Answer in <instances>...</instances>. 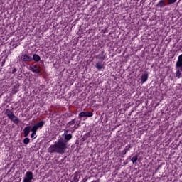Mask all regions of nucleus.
<instances>
[{
	"mask_svg": "<svg viewBox=\"0 0 182 182\" xmlns=\"http://www.w3.org/2000/svg\"><path fill=\"white\" fill-rule=\"evenodd\" d=\"M72 134L64 135V139L60 138L54 144L50 145L48 148V153H58V154H63L68 149V141L72 140Z\"/></svg>",
	"mask_w": 182,
	"mask_h": 182,
	"instance_id": "1",
	"label": "nucleus"
},
{
	"mask_svg": "<svg viewBox=\"0 0 182 182\" xmlns=\"http://www.w3.org/2000/svg\"><path fill=\"white\" fill-rule=\"evenodd\" d=\"M5 114L10 119V120H12L15 124H19V119H18L15 114H14V112L11 111V109H7L5 111Z\"/></svg>",
	"mask_w": 182,
	"mask_h": 182,
	"instance_id": "2",
	"label": "nucleus"
},
{
	"mask_svg": "<svg viewBox=\"0 0 182 182\" xmlns=\"http://www.w3.org/2000/svg\"><path fill=\"white\" fill-rule=\"evenodd\" d=\"M176 68H180V69L176 70V77H178V79H180V77H181L182 72V54L180 55L178 58V61L176 62Z\"/></svg>",
	"mask_w": 182,
	"mask_h": 182,
	"instance_id": "3",
	"label": "nucleus"
},
{
	"mask_svg": "<svg viewBox=\"0 0 182 182\" xmlns=\"http://www.w3.org/2000/svg\"><path fill=\"white\" fill-rule=\"evenodd\" d=\"M32 180H33V173L32 171H27L23 182H32Z\"/></svg>",
	"mask_w": 182,
	"mask_h": 182,
	"instance_id": "4",
	"label": "nucleus"
},
{
	"mask_svg": "<svg viewBox=\"0 0 182 182\" xmlns=\"http://www.w3.org/2000/svg\"><path fill=\"white\" fill-rule=\"evenodd\" d=\"M43 126H45V121H40L39 122L34 124L31 127V129L34 130L35 132H38V129H42V127H43Z\"/></svg>",
	"mask_w": 182,
	"mask_h": 182,
	"instance_id": "5",
	"label": "nucleus"
},
{
	"mask_svg": "<svg viewBox=\"0 0 182 182\" xmlns=\"http://www.w3.org/2000/svg\"><path fill=\"white\" fill-rule=\"evenodd\" d=\"M21 60L22 62H32V57H31L28 54H22L20 57Z\"/></svg>",
	"mask_w": 182,
	"mask_h": 182,
	"instance_id": "6",
	"label": "nucleus"
},
{
	"mask_svg": "<svg viewBox=\"0 0 182 182\" xmlns=\"http://www.w3.org/2000/svg\"><path fill=\"white\" fill-rule=\"evenodd\" d=\"M41 67L38 65H34L33 66H30V70L33 72L34 73H41Z\"/></svg>",
	"mask_w": 182,
	"mask_h": 182,
	"instance_id": "7",
	"label": "nucleus"
},
{
	"mask_svg": "<svg viewBox=\"0 0 182 182\" xmlns=\"http://www.w3.org/2000/svg\"><path fill=\"white\" fill-rule=\"evenodd\" d=\"M31 130H32L31 126L26 127L23 129L24 137H28V136H29V133H31Z\"/></svg>",
	"mask_w": 182,
	"mask_h": 182,
	"instance_id": "8",
	"label": "nucleus"
},
{
	"mask_svg": "<svg viewBox=\"0 0 182 182\" xmlns=\"http://www.w3.org/2000/svg\"><path fill=\"white\" fill-rule=\"evenodd\" d=\"M95 58L96 59H99L100 60H102V62H103V60L106 59V55L105 54V51H102L101 54L96 55Z\"/></svg>",
	"mask_w": 182,
	"mask_h": 182,
	"instance_id": "9",
	"label": "nucleus"
},
{
	"mask_svg": "<svg viewBox=\"0 0 182 182\" xmlns=\"http://www.w3.org/2000/svg\"><path fill=\"white\" fill-rule=\"evenodd\" d=\"M32 59V60H34V62H41V63L43 64V60H41V56H39L38 54H34Z\"/></svg>",
	"mask_w": 182,
	"mask_h": 182,
	"instance_id": "10",
	"label": "nucleus"
},
{
	"mask_svg": "<svg viewBox=\"0 0 182 182\" xmlns=\"http://www.w3.org/2000/svg\"><path fill=\"white\" fill-rule=\"evenodd\" d=\"M164 6H167V4L165 0H161L157 4V8H164Z\"/></svg>",
	"mask_w": 182,
	"mask_h": 182,
	"instance_id": "11",
	"label": "nucleus"
},
{
	"mask_svg": "<svg viewBox=\"0 0 182 182\" xmlns=\"http://www.w3.org/2000/svg\"><path fill=\"white\" fill-rule=\"evenodd\" d=\"M147 79H149V74H142L141 76V82L144 83L145 82H147Z\"/></svg>",
	"mask_w": 182,
	"mask_h": 182,
	"instance_id": "12",
	"label": "nucleus"
},
{
	"mask_svg": "<svg viewBox=\"0 0 182 182\" xmlns=\"http://www.w3.org/2000/svg\"><path fill=\"white\" fill-rule=\"evenodd\" d=\"M79 174H80V172L79 171L74 173L73 181L79 182Z\"/></svg>",
	"mask_w": 182,
	"mask_h": 182,
	"instance_id": "13",
	"label": "nucleus"
},
{
	"mask_svg": "<svg viewBox=\"0 0 182 182\" xmlns=\"http://www.w3.org/2000/svg\"><path fill=\"white\" fill-rule=\"evenodd\" d=\"M75 123H76V118L72 119L68 123H67L65 124V127L68 129V128L70 127V126H73V124H75Z\"/></svg>",
	"mask_w": 182,
	"mask_h": 182,
	"instance_id": "14",
	"label": "nucleus"
},
{
	"mask_svg": "<svg viewBox=\"0 0 182 182\" xmlns=\"http://www.w3.org/2000/svg\"><path fill=\"white\" fill-rule=\"evenodd\" d=\"M96 69L98 70H102V69H105V65L102 63H97L95 65Z\"/></svg>",
	"mask_w": 182,
	"mask_h": 182,
	"instance_id": "15",
	"label": "nucleus"
},
{
	"mask_svg": "<svg viewBox=\"0 0 182 182\" xmlns=\"http://www.w3.org/2000/svg\"><path fill=\"white\" fill-rule=\"evenodd\" d=\"M132 148V145L129 144L128 146H126L124 149L122 151V154L123 156H125V154L127 153V151H129V150H130Z\"/></svg>",
	"mask_w": 182,
	"mask_h": 182,
	"instance_id": "16",
	"label": "nucleus"
},
{
	"mask_svg": "<svg viewBox=\"0 0 182 182\" xmlns=\"http://www.w3.org/2000/svg\"><path fill=\"white\" fill-rule=\"evenodd\" d=\"M137 160H139V155H135L131 159V161L133 163V164H134Z\"/></svg>",
	"mask_w": 182,
	"mask_h": 182,
	"instance_id": "17",
	"label": "nucleus"
},
{
	"mask_svg": "<svg viewBox=\"0 0 182 182\" xmlns=\"http://www.w3.org/2000/svg\"><path fill=\"white\" fill-rule=\"evenodd\" d=\"M32 134H31V139H36V131H34V129H31Z\"/></svg>",
	"mask_w": 182,
	"mask_h": 182,
	"instance_id": "18",
	"label": "nucleus"
},
{
	"mask_svg": "<svg viewBox=\"0 0 182 182\" xmlns=\"http://www.w3.org/2000/svg\"><path fill=\"white\" fill-rule=\"evenodd\" d=\"M86 117H92L93 116V112H85Z\"/></svg>",
	"mask_w": 182,
	"mask_h": 182,
	"instance_id": "19",
	"label": "nucleus"
},
{
	"mask_svg": "<svg viewBox=\"0 0 182 182\" xmlns=\"http://www.w3.org/2000/svg\"><path fill=\"white\" fill-rule=\"evenodd\" d=\"M29 141H31V139L29 138L26 137L23 139L24 144H29Z\"/></svg>",
	"mask_w": 182,
	"mask_h": 182,
	"instance_id": "20",
	"label": "nucleus"
},
{
	"mask_svg": "<svg viewBox=\"0 0 182 182\" xmlns=\"http://www.w3.org/2000/svg\"><path fill=\"white\" fill-rule=\"evenodd\" d=\"M79 117H86V112H82L79 114Z\"/></svg>",
	"mask_w": 182,
	"mask_h": 182,
	"instance_id": "21",
	"label": "nucleus"
},
{
	"mask_svg": "<svg viewBox=\"0 0 182 182\" xmlns=\"http://www.w3.org/2000/svg\"><path fill=\"white\" fill-rule=\"evenodd\" d=\"M177 0H168V5H171V4H176Z\"/></svg>",
	"mask_w": 182,
	"mask_h": 182,
	"instance_id": "22",
	"label": "nucleus"
},
{
	"mask_svg": "<svg viewBox=\"0 0 182 182\" xmlns=\"http://www.w3.org/2000/svg\"><path fill=\"white\" fill-rule=\"evenodd\" d=\"M65 159H66V156H65L64 159L60 160V164H65V163H66V161H65Z\"/></svg>",
	"mask_w": 182,
	"mask_h": 182,
	"instance_id": "23",
	"label": "nucleus"
},
{
	"mask_svg": "<svg viewBox=\"0 0 182 182\" xmlns=\"http://www.w3.org/2000/svg\"><path fill=\"white\" fill-rule=\"evenodd\" d=\"M68 133H69V129H64V136L68 134Z\"/></svg>",
	"mask_w": 182,
	"mask_h": 182,
	"instance_id": "24",
	"label": "nucleus"
},
{
	"mask_svg": "<svg viewBox=\"0 0 182 182\" xmlns=\"http://www.w3.org/2000/svg\"><path fill=\"white\" fill-rule=\"evenodd\" d=\"M17 71V70L15 68H13V70H12V71H11V73H15Z\"/></svg>",
	"mask_w": 182,
	"mask_h": 182,
	"instance_id": "25",
	"label": "nucleus"
},
{
	"mask_svg": "<svg viewBox=\"0 0 182 182\" xmlns=\"http://www.w3.org/2000/svg\"><path fill=\"white\" fill-rule=\"evenodd\" d=\"M86 181H87V178H84L81 181V182H86Z\"/></svg>",
	"mask_w": 182,
	"mask_h": 182,
	"instance_id": "26",
	"label": "nucleus"
},
{
	"mask_svg": "<svg viewBox=\"0 0 182 182\" xmlns=\"http://www.w3.org/2000/svg\"><path fill=\"white\" fill-rule=\"evenodd\" d=\"M78 127H79V126L75 125V126L73 127V129H74V130H76V129H78Z\"/></svg>",
	"mask_w": 182,
	"mask_h": 182,
	"instance_id": "27",
	"label": "nucleus"
},
{
	"mask_svg": "<svg viewBox=\"0 0 182 182\" xmlns=\"http://www.w3.org/2000/svg\"><path fill=\"white\" fill-rule=\"evenodd\" d=\"M75 129H72V130H70L71 133H74V132H75Z\"/></svg>",
	"mask_w": 182,
	"mask_h": 182,
	"instance_id": "28",
	"label": "nucleus"
},
{
	"mask_svg": "<svg viewBox=\"0 0 182 182\" xmlns=\"http://www.w3.org/2000/svg\"><path fill=\"white\" fill-rule=\"evenodd\" d=\"M89 136V134H86L84 137H87Z\"/></svg>",
	"mask_w": 182,
	"mask_h": 182,
	"instance_id": "29",
	"label": "nucleus"
},
{
	"mask_svg": "<svg viewBox=\"0 0 182 182\" xmlns=\"http://www.w3.org/2000/svg\"><path fill=\"white\" fill-rule=\"evenodd\" d=\"M2 63H3V65H4V63H5V60H4V61L2 62Z\"/></svg>",
	"mask_w": 182,
	"mask_h": 182,
	"instance_id": "30",
	"label": "nucleus"
},
{
	"mask_svg": "<svg viewBox=\"0 0 182 182\" xmlns=\"http://www.w3.org/2000/svg\"><path fill=\"white\" fill-rule=\"evenodd\" d=\"M18 46H16L15 48H16Z\"/></svg>",
	"mask_w": 182,
	"mask_h": 182,
	"instance_id": "31",
	"label": "nucleus"
}]
</instances>
